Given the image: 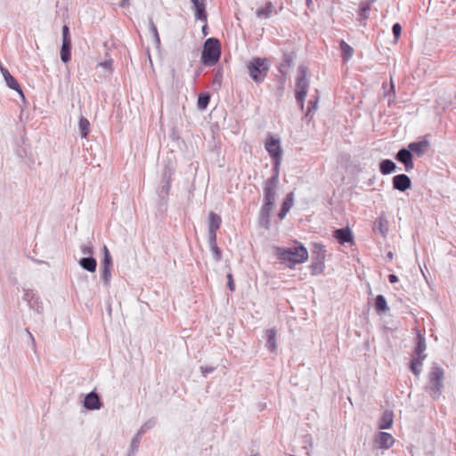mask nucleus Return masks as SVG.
I'll use <instances>...</instances> for the list:
<instances>
[{
  "mask_svg": "<svg viewBox=\"0 0 456 456\" xmlns=\"http://www.w3.org/2000/svg\"><path fill=\"white\" fill-rule=\"evenodd\" d=\"M61 60L64 63H67L71 60V41H62Z\"/></svg>",
  "mask_w": 456,
  "mask_h": 456,
  "instance_id": "b1692460",
  "label": "nucleus"
},
{
  "mask_svg": "<svg viewBox=\"0 0 456 456\" xmlns=\"http://www.w3.org/2000/svg\"><path fill=\"white\" fill-rule=\"evenodd\" d=\"M155 425V420L153 419H150L148 421H146L141 428L140 429L137 431L138 434H140L141 436H142L147 430L152 428Z\"/></svg>",
  "mask_w": 456,
  "mask_h": 456,
  "instance_id": "79ce46f5",
  "label": "nucleus"
},
{
  "mask_svg": "<svg viewBox=\"0 0 456 456\" xmlns=\"http://www.w3.org/2000/svg\"><path fill=\"white\" fill-rule=\"evenodd\" d=\"M23 300H25L28 307L38 314H42L44 312L43 302L40 299L37 292L33 289H24Z\"/></svg>",
  "mask_w": 456,
  "mask_h": 456,
  "instance_id": "423d86ee",
  "label": "nucleus"
},
{
  "mask_svg": "<svg viewBox=\"0 0 456 456\" xmlns=\"http://www.w3.org/2000/svg\"><path fill=\"white\" fill-rule=\"evenodd\" d=\"M209 246L216 245V231H208Z\"/></svg>",
  "mask_w": 456,
  "mask_h": 456,
  "instance_id": "8fccbe9b",
  "label": "nucleus"
},
{
  "mask_svg": "<svg viewBox=\"0 0 456 456\" xmlns=\"http://www.w3.org/2000/svg\"><path fill=\"white\" fill-rule=\"evenodd\" d=\"M375 444L379 448L389 449L395 444L393 436L387 432H379L375 436Z\"/></svg>",
  "mask_w": 456,
  "mask_h": 456,
  "instance_id": "ddd939ff",
  "label": "nucleus"
},
{
  "mask_svg": "<svg viewBox=\"0 0 456 456\" xmlns=\"http://www.w3.org/2000/svg\"><path fill=\"white\" fill-rule=\"evenodd\" d=\"M428 147L429 142L427 140L413 142L408 145L411 152L416 154L419 157H421L428 150Z\"/></svg>",
  "mask_w": 456,
  "mask_h": 456,
  "instance_id": "a211bd4d",
  "label": "nucleus"
},
{
  "mask_svg": "<svg viewBox=\"0 0 456 456\" xmlns=\"http://www.w3.org/2000/svg\"><path fill=\"white\" fill-rule=\"evenodd\" d=\"M414 330L416 333L414 353L418 357L426 358L427 355L424 354L427 349L426 338L421 334L419 329H414Z\"/></svg>",
  "mask_w": 456,
  "mask_h": 456,
  "instance_id": "2eb2a0df",
  "label": "nucleus"
},
{
  "mask_svg": "<svg viewBox=\"0 0 456 456\" xmlns=\"http://www.w3.org/2000/svg\"><path fill=\"white\" fill-rule=\"evenodd\" d=\"M80 250L83 255L87 256H93L92 255L94 253V250H93V246L91 245V243L82 244L80 246Z\"/></svg>",
  "mask_w": 456,
  "mask_h": 456,
  "instance_id": "c03bdc74",
  "label": "nucleus"
},
{
  "mask_svg": "<svg viewBox=\"0 0 456 456\" xmlns=\"http://www.w3.org/2000/svg\"><path fill=\"white\" fill-rule=\"evenodd\" d=\"M293 198H294L293 192H289L286 196L285 200H283L281 208L285 209L289 212L293 206Z\"/></svg>",
  "mask_w": 456,
  "mask_h": 456,
  "instance_id": "58836bf2",
  "label": "nucleus"
},
{
  "mask_svg": "<svg viewBox=\"0 0 456 456\" xmlns=\"http://www.w3.org/2000/svg\"><path fill=\"white\" fill-rule=\"evenodd\" d=\"M25 331L28 334V338H29V340L31 342V347L34 350V352L36 353L37 352V344H36L35 338H34V336L32 335V333L29 331V330L28 328L25 329Z\"/></svg>",
  "mask_w": 456,
  "mask_h": 456,
  "instance_id": "3c124183",
  "label": "nucleus"
},
{
  "mask_svg": "<svg viewBox=\"0 0 456 456\" xmlns=\"http://www.w3.org/2000/svg\"><path fill=\"white\" fill-rule=\"evenodd\" d=\"M376 0H364L363 2L365 4H369V6H370V4L374 3Z\"/></svg>",
  "mask_w": 456,
  "mask_h": 456,
  "instance_id": "e2e57ef3",
  "label": "nucleus"
},
{
  "mask_svg": "<svg viewBox=\"0 0 456 456\" xmlns=\"http://www.w3.org/2000/svg\"><path fill=\"white\" fill-rule=\"evenodd\" d=\"M129 5V0H121L120 6Z\"/></svg>",
  "mask_w": 456,
  "mask_h": 456,
  "instance_id": "052dcab7",
  "label": "nucleus"
},
{
  "mask_svg": "<svg viewBox=\"0 0 456 456\" xmlns=\"http://www.w3.org/2000/svg\"><path fill=\"white\" fill-rule=\"evenodd\" d=\"M221 56L220 42L216 37L208 38L203 45L201 62L205 66H213L218 62Z\"/></svg>",
  "mask_w": 456,
  "mask_h": 456,
  "instance_id": "20e7f679",
  "label": "nucleus"
},
{
  "mask_svg": "<svg viewBox=\"0 0 456 456\" xmlns=\"http://www.w3.org/2000/svg\"><path fill=\"white\" fill-rule=\"evenodd\" d=\"M149 28L153 36V40H154L156 47L159 48L160 45H161L160 37H159V35L158 32V28H157L156 25L154 24L152 19H150V20H149Z\"/></svg>",
  "mask_w": 456,
  "mask_h": 456,
  "instance_id": "473e14b6",
  "label": "nucleus"
},
{
  "mask_svg": "<svg viewBox=\"0 0 456 456\" xmlns=\"http://www.w3.org/2000/svg\"><path fill=\"white\" fill-rule=\"evenodd\" d=\"M388 281L390 283H395L398 281V277L395 274H389L388 275Z\"/></svg>",
  "mask_w": 456,
  "mask_h": 456,
  "instance_id": "4d7b16f0",
  "label": "nucleus"
},
{
  "mask_svg": "<svg viewBox=\"0 0 456 456\" xmlns=\"http://www.w3.org/2000/svg\"><path fill=\"white\" fill-rule=\"evenodd\" d=\"M195 8V19L207 21V12L205 0H191Z\"/></svg>",
  "mask_w": 456,
  "mask_h": 456,
  "instance_id": "6ab92c4d",
  "label": "nucleus"
},
{
  "mask_svg": "<svg viewBox=\"0 0 456 456\" xmlns=\"http://www.w3.org/2000/svg\"><path fill=\"white\" fill-rule=\"evenodd\" d=\"M424 360V357H417L411 361V370L417 377H419L421 372V367Z\"/></svg>",
  "mask_w": 456,
  "mask_h": 456,
  "instance_id": "c756f323",
  "label": "nucleus"
},
{
  "mask_svg": "<svg viewBox=\"0 0 456 456\" xmlns=\"http://www.w3.org/2000/svg\"><path fill=\"white\" fill-rule=\"evenodd\" d=\"M278 182H279V175L273 174L270 178H268L265 181V186L277 188Z\"/></svg>",
  "mask_w": 456,
  "mask_h": 456,
  "instance_id": "a19ab883",
  "label": "nucleus"
},
{
  "mask_svg": "<svg viewBox=\"0 0 456 456\" xmlns=\"http://www.w3.org/2000/svg\"><path fill=\"white\" fill-rule=\"evenodd\" d=\"M389 230V224L387 217L381 215L374 223L373 231L379 232L382 236L386 237Z\"/></svg>",
  "mask_w": 456,
  "mask_h": 456,
  "instance_id": "aec40b11",
  "label": "nucleus"
},
{
  "mask_svg": "<svg viewBox=\"0 0 456 456\" xmlns=\"http://www.w3.org/2000/svg\"><path fill=\"white\" fill-rule=\"evenodd\" d=\"M227 280H228L227 285H228L229 289L231 291H233L235 289V284H234V281L232 279V275L231 273H229L227 275Z\"/></svg>",
  "mask_w": 456,
  "mask_h": 456,
  "instance_id": "5fc2aeb1",
  "label": "nucleus"
},
{
  "mask_svg": "<svg viewBox=\"0 0 456 456\" xmlns=\"http://www.w3.org/2000/svg\"><path fill=\"white\" fill-rule=\"evenodd\" d=\"M392 32L395 38H398L401 36L402 26L399 23H395L392 27Z\"/></svg>",
  "mask_w": 456,
  "mask_h": 456,
  "instance_id": "09e8293b",
  "label": "nucleus"
},
{
  "mask_svg": "<svg viewBox=\"0 0 456 456\" xmlns=\"http://www.w3.org/2000/svg\"><path fill=\"white\" fill-rule=\"evenodd\" d=\"M215 82L221 84V75L216 74L215 77Z\"/></svg>",
  "mask_w": 456,
  "mask_h": 456,
  "instance_id": "bf43d9fd",
  "label": "nucleus"
},
{
  "mask_svg": "<svg viewBox=\"0 0 456 456\" xmlns=\"http://www.w3.org/2000/svg\"><path fill=\"white\" fill-rule=\"evenodd\" d=\"M266 346L271 351L273 352L277 346H276V330L275 329H269L266 330Z\"/></svg>",
  "mask_w": 456,
  "mask_h": 456,
  "instance_id": "a878e982",
  "label": "nucleus"
},
{
  "mask_svg": "<svg viewBox=\"0 0 456 456\" xmlns=\"http://www.w3.org/2000/svg\"><path fill=\"white\" fill-rule=\"evenodd\" d=\"M141 439L142 436L136 433L131 441L128 456H130L131 454H134L135 452H137Z\"/></svg>",
  "mask_w": 456,
  "mask_h": 456,
  "instance_id": "f704fd0d",
  "label": "nucleus"
},
{
  "mask_svg": "<svg viewBox=\"0 0 456 456\" xmlns=\"http://www.w3.org/2000/svg\"><path fill=\"white\" fill-rule=\"evenodd\" d=\"M317 108V100H314V101H310L308 102V108H307V115L311 112L312 110H316Z\"/></svg>",
  "mask_w": 456,
  "mask_h": 456,
  "instance_id": "6e6d98bb",
  "label": "nucleus"
},
{
  "mask_svg": "<svg viewBox=\"0 0 456 456\" xmlns=\"http://www.w3.org/2000/svg\"><path fill=\"white\" fill-rule=\"evenodd\" d=\"M208 26L207 24H205L203 27H202V33L204 34V36H207L208 35Z\"/></svg>",
  "mask_w": 456,
  "mask_h": 456,
  "instance_id": "680f3d73",
  "label": "nucleus"
},
{
  "mask_svg": "<svg viewBox=\"0 0 456 456\" xmlns=\"http://www.w3.org/2000/svg\"><path fill=\"white\" fill-rule=\"evenodd\" d=\"M393 188L400 191H405L411 186V182L407 175L400 174L393 177Z\"/></svg>",
  "mask_w": 456,
  "mask_h": 456,
  "instance_id": "f8f14e48",
  "label": "nucleus"
},
{
  "mask_svg": "<svg viewBox=\"0 0 456 456\" xmlns=\"http://www.w3.org/2000/svg\"><path fill=\"white\" fill-rule=\"evenodd\" d=\"M265 148L273 159H281L282 150L281 147V142L279 138H275L273 135H269L266 139Z\"/></svg>",
  "mask_w": 456,
  "mask_h": 456,
  "instance_id": "0eeeda50",
  "label": "nucleus"
},
{
  "mask_svg": "<svg viewBox=\"0 0 456 456\" xmlns=\"http://www.w3.org/2000/svg\"><path fill=\"white\" fill-rule=\"evenodd\" d=\"M1 73L4 78V81L7 85V86L16 92L19 93V94L24 98L23 92L20 86V84L18 81L11 75V73L8 71L7 69L4 68L3 66H0Z\"/></svg>",
  "mask_w": 456,
  "mask_h": 456,
  "instance_id": "4468645a",
  "label": "nucleus"
},
{
  "mask_svg": "<svg viewBox=\"0 0 456 456\" xmlns=\"http://www.w3.org/2000/svg\"><path fill=\"white\" fill-rule=\"evenodd\" d=\"M387 256H388V257H390V258H392L393 254H392L391 252H389V253L387 254Z\"/></svg>",
  "mask_w": 456,
  "mask_h": 456,
  "instance_id": "69168bd1",
  "label": "nucleus"
},
{
  "mask_svg": "<svg viewBox=\"0 0 456 456\" xmlns=\"http://www.w3.org/2000/svg\"><path fill=\"white\" fill-rule=\"evenodd\" d=\"M275 251L281 260L289 263V267L296 264H302L308 258L307 249L300 243H297L291 248L277 247Z\"/></svg>",
  "mask_w": 456,
  "mask_h": 456,
  "instance_id": "f03ea898",
  "label": "nucleus"
},
{
  "mask_svg": "<svg viewBox=\"0 0 456 456\" xmlns=\"http://www.w3.org/2000/svg\"><path fill=\"white\" fill-rule=\"evenodd\" d=\"M200 372L204 377H207L208 374L212 373L215 370V367H203L200 366Z\"/></svg>",
  "mask_w": 456,
  "mask_h": 456,
  "instance_id": "603ef678",
  "label": "nucleus"
},
{
  "mask_svg": "<svg viewBox=\"0 0 456 456\" xmlns=\"http://www.w3.org/2000/svg\"><path fill=\"white\" fill-rule=\"evenodd\" d=\"M370 10V6L369 4H365L364 2H361L359 5V18L360 20H366L368 18V12Z\"/></svg>",
  "mask_w": 456,
  "mask_h": 456,
  "instance_id": "4c0bfd02",
  "label": "nucleus"
},
{
  "mask_svg": "<svg viewBox=\"0 0 456 456\" xmlns=\"http://www.w3.org/2000/svg\"><path fill=\"white\" fill-rule=\"evenodd\" d=\"M99 66L111 71L112 70V60H108L99 63Z\"/></svg>",
  "mask_w": 456,
  "mask_h": 456,
  "instance_id": "864d4df0",
  "label": "nucleus"
},
{
  "mask_svg": "<svg viewBox=\"0 0 456 456\" xmlns=\"http://www.w3.org/2000/svg\"><path fill=\"white\" fill-rule=\"evenodd\" d=\"M339 47L341 51V55L344 61H348L354 53V49L352 46H350L344 40H341L339 42Z\"/></svg>",
  "mask_w": 456,
  "mask_h": 456,
  "instance_id": "bb28decb",
  "label": "nucleus"
},
{
  "mask_svg": "<svg viewBox=\"0 0 456 456\" xmlns=\"http://www.w3.org/2000/svg\"><path fill=\"white\" fill-rule=\"evenodd\" d=\"M388 98V104L390 105L395 100V90L393 80L390 81V91L385 94Z\"/></svg>",
  "mask_w": 456,
  "mask_h": 456,
  "instance_id": "ea45409f",
  "label": "nucleus"
},
{
  "mask_svg": "<svg viewBox=\"0 0 456 456\" xmlns=\"http://www.w3.org/2000/svg\"><path fill=\"white\" fill-rule=\"evenodd\" d=\"M325 252L323 246L319 244L314 245V248L312 251L313 263L311 265L314 270H322Z\"/></svg>",
  "mask_w": 456,
  "mask_h": 456,
  "instance_id": "6e6552de",
  "label": "nucleus"
},
{
  "mask_svg": "<svg viewBox=\"0 0 456 456\" xmlns=\"http://www.w3.org/2000/svg\"><path fill=\"white\" fill-rule=\"evenodd\" d=\"M334 237L341 244L352 242L354 240L353 233L349 227L339 228L335 230Z\"/></svg>",
  "mask_w": 456,
  "mask_h": 456,
  "instance_id": "f3484780",
  "label": "nucleus"
},
{
  "mask_svg": "<svg viewBox=\"0 0 456 456\" xmlns=\"http://www.w3.org/2000/svg\"><path fill=\"white\" fill-rule=\"evenodd\" d=\"M222 219L219 215L210 212L208 216V231H217L221 225Z\"/></svg>",
  "mask_w": 456,
  "mask_h": 456,
  "instance_id": "c85d7f7f",
  "label": "nucleus"
},
{
  "mask_svg": "<svg viewBox=\"0 0 456 456\" xmlns=\"http://www.w3.org/2000/svg\"><path fill=\"white\" fill-rule=\"evenodd\" d=\"M102 252H103V259L102 262V267L111 268L112 256H111L107 246H105V245L103 246Z\"/></svg>",
  "mask_w": 456,
  "mask_h": 456,
  "instance_id": "72a5a7b5",
  "label": "nucleus"
},
{
  "mask_svg": "<svg viewBox=\"0 0 456 456\" xmlns=\"http://www.w3.org/2000/svg\"><path fill=\"white\" fill-rule=\"evenodd\" d=\"M101 279L103 284L108 287L111 280V268L102 267Z\"/></svg>",
  "mask_w": 456,
  "mask_h": 456,
  "instance_id": "e433bc0d",
  "label": "nucleus"
},
{
  "mask_svg": "<svg viewBox=\"0 0 456 456\" xmlns=\"http://www.w3.org/2000/svg\"><path fill=\"white\" fill-rule=\"evenodd\" d=\"M280 81H281V84H284V82H285V80H283L282 74H281V76H280Z\"/></svg>",
  "mask_w": 456,
  "mask_h": 456,
  "instance_id": "0e129e2a",
  "label": "nucleus"
},
{
  "mask_svg": "<svg viewBox=\"0 0 456 456\" xmlns=\"http://www.w3.org/2000/svg\"><path fill=\"white\" fill-rule=\"evenodd\" d=\"M79 265L86 271L94 273L97 267L96 259L93 256H85L78 261Z\"/></svg>",
  "mask_w": 456,
  "mask_h": 456,
  "instance_id": "412c9836",
  "label": "nucleus"
},
{
  "mask_svg": "<svg viewBox=\"0 0 456 456\" xmlns=\"http://www.w3.org/2000/svg\"><path fill=\"white\" fill-rule=\"evenodd\" d=\"M375 308L379 313L386 312L388 310L387 300L383 295H378L376 297Z\"/></svg>",
  "mask_w": 456,
  "mask_h": 456,
  "instance_id": "2f4dec72",
  "label": "nucleus"
},
{
  "mask_svg": "<svg viewBox=\"0 0 456 456\" xmlns=\"http://www.w3.org/2000/svg\"><path fill=\"white\" fill-rule=\"evenodd\" d=\"M397 167L391 159H383L379 163V171L382 175H389L396 170Z\"/></svg>",
  "mask_w": 456,
  "mask_h": 456,
  "instance_id": "5701e85b",
  "label": "nucleus"
},
{
  "mask_svg": "<svg viewBox=\"0 0 456 456\" xmlns=\"http://www.w3.org/2000/svg\"><path fill=\"white\" fill-rule=\"evenodd\" d=\"M210 248H211V251H212L215 260L219 261L222 256L220 248L217 247V245L210 246Z\"/></svg>",
  "mask_w": 456,
  "mask_h": 456,
  "instance_id": "a18cd8bd",
  "label": "nucleus"
},
{
  "mask_svg": "<svg viewBox=\"0 0 456 456\" xmlns=\"http://www.w3.org/2000/svg\"><path fill=\"white\" fill-rule=\"evenodd\" d=\"M287 214H288V211H287V210L281 208V210H280V212H279L278 216H279V217H280L281 219H283V218L286 216V215H287Z\"/></svg>",
  "mask_w": 456,
  "mask_h": 456,
  "instance_id": "13d9d810",
  "label": "nucleus"
},
{
  "mask_svg": "<svg viewBox=\"0 0 456 456\" xmlns=\"http://www.w3.org/2000/svg\"><path fill=\"white\" fill-rule=\"evenodd\" d=\"M210 102V95L208 93H201L198 96L197 106L200 110H204L207 109L208 103Z\"/></svg>",
  "mask_w": 456,
  "mask_h": 456,
  "instance_id": "7c9ffc66",
  "label": "nucleus"
},
{
  "mask_svg": "<svg viewBox=\"0 0 456 456\" xmlns=\"http://www.w3.org/2000/svg\"><path fill=\"white\" fill-rule=\"evenodd\" d=\"M273 205L263 204L258 216L259 226L268 230L270 227V215L273 209Z\"/></svg>",
  "mask_w": 456,
  "mask_h": 456,
  "instance_id": "dca6fc26",
  "label": "nucleus"
},
{
  "mask_svg": "<svg viewBox=\"0 0 456 456\" xmlns=\"http://www.w3.org/2000/svg\"><path fill=\"white\" fill-rule=\"evenodd\" d=\"M83 405L86 410L96 411L102 407V403L99 395L96 392L92 391L85 396Z\"/></svg>",
  "mask_w": 456,
  "mask_h": 456,
  "instance_id": "9b49d317",
  "label": "nucleus"
},
{
  "mask_svg": "<svg viewBox=\"0 0 456 456\" xmlns=\"http://www.w3.org/2000/svg\"><path fill=\"white\" fill-rule=\"evenodd\" d=\"M78 131L83 138H86L90 132V122L83 116H81L78 120Z\"/></svg>",
  "mask_w": 456,
  "mask_h": 456,
  "instance_id": "cd10ccee",
  "label": "nucleus"
},
{
  "mask_svg": "<svg viewBox=\"0 0 456 456\" xmlns=\"http://www.w3.org/2000/svg\"><path fill=\"white\" fill-rule=\"evenodd\" d=\"M395 159L403 164L406 172H410L413 169L414 164L412 161V153L406 148H402L398 151L395 155Z\"/></svg>",
  "mask_w": 456,
  "mask_h": 456,
  "instance_id": "1a4fd4ad",
  "label": "nucleus"
},
{
  "mask_svg": "<svg viewBox=\"0 0 456 456\" xmlns=\"http://www.w3.org/2000/svg\"><path fill=\"white\" fill-rule=\"evenodd\" d=\"M393 420H394L393 411H391L389 410H386L383 412L382 417L379 422V429L390 428L392 427Z\"/></svg>",
  "mask_w": 456,
  "mask_h": 456,
  "instance_id": "4be33fe9",
  "label": "nucleus"
},
{
  "mask_svg": "<svg viewBox=\"0 0 456 456\" xmlns=\"http://www.w3.org/2000/svg\"><path fill=\"white\" fill-rule=\"evenodd\" d=\"M295 59L296 53L294 52L283 53L281 62L278 67L280 74H282L283 76V80H286V75L288 70L294 66Z\"/></svg>",
  "mask_w": 456,
  "mask_h": 456,
  "instance_id": "9d476101",
  "label": "nucleus"
},
{
  "mask_svg": "<svg viewBox=\"0 0 456 456\" xmlns=\"http://www.w3.org/2000/svg\"><path fill=\"white\" fill-rule=\"evenodd\" d=\"M275 194L276 188L264 186V204L274 206Z\"/></svg>",
  "mask_w": 456,
  "mask_h": 456,
  "instance_id": "393cba45",
  "label": "nucleus"
},
{
  "mask_svg": "<svg viewBox=\"0 0 456 456\" xmlns=\"http://www.w3.org/2000/svg\"><path fill=\"white\" fill-rule=\"evenodd\" d=\"M62 41H71L69 28L67 25L62 27Z\"/></svg>",
  "mask_w": 456,
  "mask_h": 456,
  "instance_id": "de8ad7c7",
  "label": "nucleus"
},
{
  "mask_svg": "<svg viewBox=\"0 0 456 456\" xmlns=\"http://www.w3.org/2000/svg\"><path fill=\"white\" fill-rule=\"evenodd\" d=\"M307 68L299 66L296 81V101L301 109L304 108L305 99L309 88V79L306 77Z\"/></svg>",
  "mask_w": 456,
  "mask_h": 456,
  "instance_id": "39448f33",
  "label": "nucleus"
},
{
  "mask_svg": "<svg viewBox=\"0 0 456 456\" xmlns=\"http://www.w3.org/2000/svg\"><path fill=\"white\" fill-rule=\"evenodd\" d=\"M164 179H167L165 184L162 186V192H165V193H167L169 189H170V177H171V173L169 171H165L164 172Z\"/></svg>",
  "mask_w": 456,
  "mask_h": 456,
  "instance_id": "37998d69",
  "label": "nucleus"
},
{
  "mask_svg": "<svg viewBox=\"0 0 456 456\" xmlns=\"http://www.w3.org/2000/svg\"><path fill=\"white\" fill-rule=\"evenodd\" d=\"M444 370L437 363H433L428 375L426 392L434 400L440 398L444 389Z\"/></svg>",
  "mask_w": 456,
  "mask_h": 456,
  "instance_id": "f257e3e1",
  "label": "nucleus"
},
{
  "mask_svg": "<svg viewBox=\"0 0 456 456\" xmlns=\"http://www.w3.org/2000/svg\"><path fill=\"white\" fill-rule=\"evenodd\" d=\"M272 160H273V173L279 175L281 159H273Z\"/></svg>",
  "mask_w": 456,
  "mask_h": 456,
  "instance_id": "49530a36",
  "label": "nucleus"
},
{
  "mask_svg": "<svg viewBox=\"0 0 456 456\" xmlns=\"http://www.w3.org/2000/svg\"><path fill=\"white\" fill-rule=\"evenodd\" d=\"M273 5L272 3H267L263 8L256 11V16L259 18H268L272 12Z\"/></svg>",
  "mask_w": 456,
  "mask_h": 456,
  "instance_id": "c9c22d12",
  "label": "nucleus"
},
{
  "mask_svg": "<svg viewBox=\"0 0 456 456\" xmlns=\"http://www.w3.org/2000/svg\"><path fill=\"white\" fill-rule=\"evenodd\" d=\"M270 68L271 64L267 58L254 57L247 64L248 73L256 84L264 82Z\"/></svg>",
  "mask_w": 456,
  "mask_h": 456,
  "instance_id": "7ed1b4c3",
  "label": "nucleus"
}]
</instances>
